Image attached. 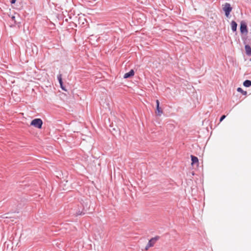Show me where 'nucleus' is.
<instances>
[{"label":"nucleus","instance_id":"1a4fd4ad","mask_svg":"<svg viewBox=\"0 0 251 251\" xmlns=\"http://www.w3.org/2000/svg\"><path fill=\"white\" fill-rule=\"evenodd\" d=\"M245 48L247 54L251 55V47L249 45H247L245 46Z\"/></svg>","mask_w":251,"mask_h":251},{"label":"nucleus","instance_id":"2eb2a0df","mask_svg":"<svg viewBox=\"0 0 251 251\" xmlns=\"http://www.w3.org/2000/svg\"><path fill=\"white\" fill-rule=\"evenodd\" d=\"M226 117V115H222L220 119V122H221L222 121H223L225 119Z\"/></svg>","mask_w":251,"mask_h":251},{"label":"nucleus","instance_id":"9d476101","mask_svg":"<svg viewBox=\"0 0 251 251\" xmlns=\"http://www.w3.org/2000/svg\"><path fill=\"white\" fill-rule=\"evenodd\" d=\"M191 161H192V165H193L196 163H198L199 159L197 157L191 155Z\"/></svg>","mask_w":251,"mask_h":251},{"label":"nucleus","instance_id":"f3484780","mask_svg":"<svg viewBox=\"0 0 251 251\" xmlns=\"http://www.w3.org/2000/svg\"><path fill=\"white\" fill-rule=\"evenodd\" d=\"M250 60L251 61V59H250Z\"/></svg>","mask_w":251,"mask_h":251},{"label":"nucleus","instance_id":"dca6fc26","mask_svg":"<svg viewBox=\"0 0 251 251\" xmlns=\"http://www.w3.org/2000/svg\"><path fill=\"white\" fill-rule=\"evenodd\" d=\"M16 0H11L10 2L11 4L15 3Z\"/></svg>","mask_w":251,"mask_h":251},{"label":"nucleus","instance_id":"9b49d317","mask_svg":"<svg viewBox=\"0 0 251 251\" xmlns=\"http://www.w3.org/2000/svg\"><path fill=\"white\" fill-rule=\"evenodd\" d=\"M243 85L246 87H249L251 86V80H246L243 82Z\"/></svg>","mask_w":251,"mask_h":251},{"label":"nucleus","instance_id":"f8f14e48","mask_svg":"<svg viewBox=\"0 0 251 251\" xmlns=\"http://www.w3.org/2000/svg\"><path fill=\"white\" fill-rule=\"evenodd\" d=\"M8 16L9 17V18H11V22H12V24L13 25H15L17 24L16 23V16L15 15H11L10 16V15H8Z\"/></svg>","mask_w":251,"mask_h":251},{"label":"nucleus","instance_id":"20e7f679","mask_svg":"<svg viewBox=\"0 0 251 251\" xmlns=\"http://www.w3.org/2000/svg\"><path fill=\"white\" fill-rule=\"evenodd\" d=\"M240 30L241 34H247L248 32L247 24L244 21H242L240 23Z\"/></svg>","mask_w":251,"mask_h":251},{"label":"nucleus","instance_id":"39448f33","mask_svg":"<svg viewBox=\"0 0 251 251\" xmlns=\"http://www.w3.org/2000/svg\"><path fill=\"white\" fill-rule=\"evenodd\" d=\"M156 108L155 113L157 116H161V115L163 113V111L161 108L159 106V101L157 100H156Z\"/></svg>","mask_w":251,"mask_h":251},{"label":"nucleus","instance_id":"f257e3e1","mask_svg":"<svg viewBox=\"0 0 251 251\" xmlns=\"http://www.w3.org/2000/svg\"><path fill=\"white\" fill-rule=\"evenodd\" d=\"M43 125V121L41 119L36 118L33 120L31 123L30 125L34 126L35 127L38 128L39 129H41L42 128Z\"/></svg>","mask_w":251,"mask_h":251},{"label":"nucleus","instance_id":"7ed1b4c3","mask_svg":"<svg viewBox=\"0 0 251 251\" xmlns=\"http://www.w3.org/2000/svg\"><path fill=\"white\" fill-rule=\"evenodd\" d=\"M223 6L224 7H223V9L225 13V15L226 17H228L231 12L232 8L229 3H226L224 5H223Z\"/></svg>","mask_w":251,"mask_h":251},{"label":"nucleus","instance_id":"ddd939ff","mask_svg":"<svg viewBox=\"0 0 251 251\" xmlns=\"http://www.w3.org/2000/svg\"><path fill=\"white\" fill-rule=\"evenodd\" d=\"M237 91L239 92H241L243 95H247V92L244 91L241 88L239 87L237 89Z\"/></svg>","mask_w":251,"mask_h":251},{"label":"nucleus","instance_id":"0eeeda50","mask_svg":"<svg viewBox=\"0 0 251 251\" xmlns=\"http://www.w3.org/2000/svg\"><path fill=\"white\" fill-rule=\"evenodd\" d=\"M57 78V79L58 80L59 83L60 85V86H61V88H62V89L63 90L66 91V90L65 89V87L63 85V81L62 79V75L60 74L58 75Z\"/></svg>","mask_w":251,"mask_h":251},{"label":"nucleus","instance_id":"4468645a","mask_svg":"<svg viewBox=\"0 0 251 251\" xmlns=\"http://www.w3.org/2000/svg\"><path fill=\"white\" fill-rule=\"evenodd\" d=\"M85 213L83 212V211H78L77 212H76V214L77 215H83Z\"/></svg>","mask_w":251,"mask_h":251},{"label":"nucleus","instance_id":"f03ea898","mask_svg":"<svg viewBox=\"0 0 251 251\" xmlns=\"http://www.w3.org/2000/svg\"><path fill=\"white\" fill-rule=\"evenodd\" d=\"M160 238L159 236H156L154 237L151 238L147 246L145 247V250H148L150 247H153L156 242Z\"/></svg>","mask_w":251,"mask_h":251},{"label":"nucleus","instance_id":"6e6552de","mask_svg":"<svg viewBox=\"0 0 251 251\" xmlns=\"http://www.w3.org/2000/svg\"><path fill=\"white\" fill-rule=\"evenodd\" d=\"M231 30L233 32L236 31L237 24L234 21H232L231 22Z\"/></svg>","mask_w":251,"mask_h":251},{"label":"nucleus","instance_id":"423d86ee","mask_svg":"<svg viewBox=\"0 0 251 251\" xmlns=\"http://www.w3.org/2000/svg\"><path fill=\"white\" fill-rule=\"evenodd\" d=\"M134 75V71L132 69L130 70V71L128 72V73H126L124 75V78H130V77H131L132 76H133Z\"/></svg>","mask_w":251,"mask_h":251}]
</instances>
